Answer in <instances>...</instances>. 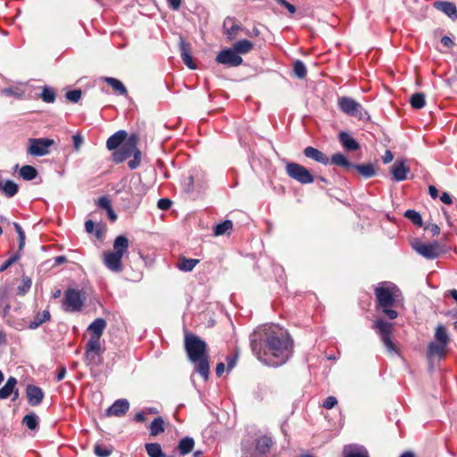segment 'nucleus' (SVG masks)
Instances as JSON below:
<instances>
[{
    "label": "nucleus",
    "instance_id": "nucleus-24",
    "mask_svg": "<svg viewBox=\"0 0 457 457\" xmlns=\"http://www.w3.org/2000/svg\"><path fill=\"white\" fill-rule=\"evenodd\" d=\"M179 50H180L181 59H182L183 62L189 69H191V70L195 69V65L194 64V62L190 55V47L182 38H180V42H179Z\"/></svg>",
    "mask_w": 457,
    "mask_h": 457
},
{
    "label": "nucleus",
    "instance_id": "nucleus-15",
    "mask_svg": "<svg viewBox=\"0 0 457 457\" xmlns=\"http://www.w3.org/2000/svg\"><path fill=\"white\" fill-rule=\"evenodd\" d=\"M129 409V403L127 399H118L107 409L106 415L120 417L126 414Z\"/></svg>",
    "mask_w": 457,
    "mask_h": 457
},
{
    "label": "nucleus",
    "instance_id": "nucleus-59",
    "mask_svg": "<svg viewBox=\"0 0 457 457\" xmlns=\"http://www.w3.org/2000/svg\"><path fill=\"white\" fill-rule=\"evenodd\" d=\"M145 415L146 413L143 410L142 411H139L135 415L134 420L137 422H144L145 420Z\"/></svg>",
    "mask_w": 457,
    "mask_h": 457
},
{
    "label": "nucleus",
    "instance_id": "nucleus-42",
    "mask_svg": "<svg viewBox=\"0 0 457 457\" xmlns=\"http://www.w3.org/2000/svg\"><path fill=\"white\" fill-rule=\"evenodd\" d=\"M55 92L54 90L47 86H45L42 89V92L40 94V98L47 104H52L55 101Z\"/></svg>",
    "mask_w": 457,
    "mask_h": 457
},
{
    "label": "nucleus",
    "instance_id": "nucleus-31",
    "mask_svg": "<svg viewBox=\"0 0 457 457\" xmlns=\"http://www.w3.org/2000/svg\"><path fill=\"white\" fill-rule=\"evenodd\" d=\"M329 162L337 166L344 167L347 170L353 169V163H352L343 154L337 153L331 156Z\"/></svg>",
    "mask_w": 457,
    "mask_h": 457
},
{
    "label": "nucleus",
    "instance_id": "nucleus-56",
    "mask_svg": "<svg viewBox=\"0 0 457 457\" xmlns=\"http://www.w3.org/2000/svg\"><path fill=\"white\" fill-rule=\"evenodd\" d=\"M425 229L430 231L433 237L437 236L440 233V228L434 223L426 225Z\"/></svg>",
    "mask_w": 457,
    "mask_h": 457
},
{
    "label": "nucleus",
    "instance_id": "nucleus-47",
    "mask_svg": "<svg viewBox=\"0 0 457 457\" xmlns=\"http://www.w3.org/2000/svg\"><path fill=\"white\" fill-rule=\"evenodd\" d=\"M13 227L19 237V251H21L25 245V232L23 231L21 226L19 223L14 222Z\"/></svg>",
    "mask_w": 457,
    "mask_h": 457
},
{
    "label": "nucleus",
    "instance_id": "nucleus-22",
    "mask_svg": "<svg viewBox=\"0 0 457 457\" xmlns=\"http://www.w3.org/2000/svg\"><path fill=\"white\" fill-rule=\"evenodd\" d=\"M17 379L14 377H9L5 385L0 388V399H7L14 393L13 400H15L19 394L18 390H15Z\"/></svg>",
    "mask_w": 457,
    "mask_h": 457
},
{
    "label": "nucleus",
    "instance_id": "nucleus-35",
    "mask_svg": "<svg viewBox=\"0 0 457 457\" xmlns=\"http://www.w3.org/2000/svg\"><path fill=\"white\" fill-rule=\"evenodd\" d=\"M435 341L441 342L443 344H449L450 337L447 333L446 328L443 324H438L435 330L434 336Z\"/></svg>",
    "mask_w": 457,
    "mask_h": 457
},
{
    "label": "nucleus",
    "instance_id": "nucleus-1",
    "mask_svg": "<svg viewBox=\"0 0 457 457\" xmlns=\"http://www.w3.org/2000/svg\"><path fill=\"white\" fill-rule=\"evenodd\" d=\"M253 354L262 363L278 367L293 353L294 342L287 330L276 324L257 328L250 336Z\"/></svg>",
    "mask_w": 457,
    "mask_h": 457
},
{
    "label": "nucleus",
    "instance_id": "nucleus-5",
    "mask_svg": "<svg viewBox=\"0 0 457 457\" xmlns=\"http://www.w3.org/2000/svg\"><path fill=\"white\" fill-rule=\"evenodd\" d=\"M137 137L130 135L126 141L112 154V159L116 163H121L130 156L133 159L128 162L130 170L138 167L141 161V153L137 149Z\"/></svg>",
    "mask_w": 457,
    "mask_h": 457
},
{
    "label": "nucleus",
    "instance_id": "nucleus-20",
    "mask_svg": "<svg viewBox=\"0 0 457 457\" xmlns=\"http://www.w3.org/2000/svg\"><path fill=\"white\" fill-rule=\"evenodd\" d=\"M303 154L305 157H307L309 159H312L319 163H321L324 165H327L329 163L328 157L324 153H322L319 149L314 148L312 146H307L303 150Z\"/></svg>",
    "mask_w": 457,
    "mask_h": 457
},
{
    "label": "nucleus",
    "instance_id": "nucleus-53",
    "mask_svg": "<svg viewBox=\"0 0 457 457\" xmlns=\"http://www.w3.org/2000/svg\"><path fill=\"white\" fill-rule=\"evenodd\" d=\"M337 403V400L335 396H328L327 397L324 402H323V404L322 406L325 408V409H332L333 407H335Z\"/></svg>",
    "mask_w": 457,
    "mask_h": 457
},
{
    "label": "nucleus",
    "instance_id": "nucleus-13",
    "mask_svg": "<svg viewBox=\"0 0 457 457\" xmlns=\"http://www.w3.org/2000/svg\"><path fill=\"white\" fill-rule=\"evenodd\" d=\"M390 172L393 176L392 179L396 182L407 179V175L410 172V168L406 165L404 160H396L390 168Z\"/></svg>",
    "mask_w": 457,
    "mask_h": 457
},
{
    "label": "nucleus",
    "instance_id": "nucleus-60",
    "mask_svg": "<svg viewBox=\"0 0 457 457\" xmlns=\"http://www.w3.org/2000/svg\"><path fill=\"white\" fill-rule=\"evenodd\" d=\"M440 200H441L444 204H452V197H451V195H450L448 193H446V192H444V193L442 194V195L440 196Z\"/></svg>",
    "mask_w": 457,
    "mask_h": 457
},
{
    "label": "nucleus",
    "instance_id": "nucleus-25",
    "mask_svg": "<svg viewBox=\"0 0 457 457\" xmlns=\"http://www.w3.org/2000/svg\"><path fill=\"white\" fill-rule=\"evenodd\" d=\"M223 28L226 30V35L229 39L236 37L237 31L241 29V27L236 23L234 18L227 17L223 22Z\"/></svg>",
    "mask_w": 457,
    "mask_h": 457
},
{
    "label": "nucleus",
    "instance_id": "nucleus-30",
    "mask_svg": "<svg viewBox=\"0 0 457 457\" xmlns=\"http://www.w3.org/2000/svg\"><path fill=\"white\" fill-rule=\"evenodd\" d=\"M104 81L106 82L109 86H111L112 87V89L118 93L119 95L120 96H125L127 95L128 91H127V88L126 87L123 85V83L121 81H120L119 79H115V78H112V77H104Z\"/></svg>",
    "mask_w": 457,
    "mask_h": 457
},
{
    "label": "nucleus",
    "instance_id": "nucleus-48",
    "mask_svg": "<svg viewBox=\"0 0 457 457\" xmlns=\"http://www.w3.org/2000/svg\"><path fill=\"white\" fill-rule=\"evenodd\" d=\"M82 92L80 89L68 91L65 95L66 98L71 103H78L81 98Z\"/></svg>",
    "mask_w": 457,
    "mask_h": 457
},
{
    "label": "nucleus",
    "instance_id": "nucleus-46",
    "mask_svg": "<svg viewBox=\"0 0 457 457\" xmlns=\"http://www.w3.org/2000/svg\"><path fill=\"white\" fill-rule=\"evenodd\" d=\"M94 453L98 457H108L112 453V446H103L101 445H96L94 447Z\"/></svg>",
    "mask_w": 457,
    "mask_h": 457
},
{
    "label": "nucleus",
    "instance_id": "nucleus-39",
    "mask_svg": "<svg viewBox=\"0 0 457 457\" xmlns=\"http://www.w3.org/2000/svg\"><path fill=\"white\" fill-rule=\"evenodd\" d=\"M233 228V223L229 220H226L222 221L221 223H219L214 228V235L215 236H221L226 234L227 232L232 230Z\"/></svg>",
    "mask_w": 457,
    "mask_h": 457
},
{
    "label": "nucleus",
    "instance_id": "nucleus-45",
    "mask_svg": "<svg viewBox=\"0 0 457 457\" xmlns=\"http://www.w3.org/2000/svg\"><path fill=\"white\" fill-rule=\"evenodd\" d=\"M294 73L299 79L305 78V76L307 74V70H306L305 64L302 61L297 60L295 62Z\"/></svg>",
    "mask_w": 457,
    "mask_h": 457
},
{
    "label": "nucleus",
    "instance_id": "nucleus-2",
    "mask_svg": "<svg viewBox=\"0 0 457 457\" xmlns=\"http://www.w3.org/2000/svg\"><path fill=\"white\" fill-rule=\"evenodd\" d=\"M185 350L188 360L195 366V371L199 373L204 380H207L210 372L207 344L198 336L187 333L185 335Z\"/></svg>",
    "mask_w": 457,
    "mask_h": 457
},
{
    "label": "nucleus",
    "instance_id": "nucleus-49",
    "mask_svg": "<svg viewBox=\"0 0 457 457\" xmlns=\"http://www.w3.org/2000/svg\"><path fill=\"white\" fill-rule=\"evenodd\" d=\"M20 259V254L17 253L8 258L1 266H0V272H3L6 270L11 265H12L15 262H17Z\"/></svg>",
    "mask_w": 457,
    "mask_h": 457
},
{
    "label": "nucleus",
    "instance_id": "nucleus-12",
    "mask_svg": "<svg viewBox=\"0 0 457 457\" xmlns=\"http://www.w3.org/2000/svg\"><path fill=\"white\" fill-rule=\"evenodd\" d=\"M216 61L229 67H237L243 62L242 57L233 48L221 50L218 54Z\"/></svg>",
    "mask_w": 457,
    "mask_h": 457
},
{
    "label": "nucleus",
    "instance_id": "nucleus-54",
    "mask_svg": "<svg viewBox=\"0 0 457 457\" xmlns=\"http://www.w3.org/2000/svg\"><path fill=\"white\" fill-rule=\"evenodd\" d=\"M97 204L100 208L106 211L112 207L111 202L107 196H101L97 201Z\"/></svg>",
    "mask_w": 457,
    "mask_h": 457
},
{
    "label": "nucleus",
    "instance_id": "nucleus-8",
    "mask_svg": "<svg viewBox=\"0 0 457 457\" xmlns=\"http://www.w3.org/2000/svg\"><path fill=\"white\" fill-rule=\"evenodd\" d=\"M85 302V297L80 290L75 288H68L64 293L62 300V309L67 312H79Z\"/></svg>",
    "mask_w": 457,
    "mask_h": 457
},
{
    "label": "nucleus",
    "instance_id": "nucleus-51",
    "mask_svg": "<svg viewBox=\"0 0 457 457\" xmlns=\"http://www.w3.org/2000/svg\"><path fill=\"white\" fill-rule=\"evenodd\" d=\"M9 299V288L7 287H3L0 288V306H3L5 303H8Z\"/></svg>",
    "mask_w": 457,
    "mask_h": 457
},
{
    "label": "nucleus",
    "instance_id": "nucleus-21",
    "mask_svg": "<svg viewBox=\"0 0 457 457\" xmlns=\"http://www.w3.org/2000/svg\"><path fill=\"white\" fill-rule=\"evenodd\" d=\"M435 8L446 14L453 21L457 19V8L452 2L436 1L434 4Z\"/></svg>",
    "mask_w": 457,
    "mask_h": 457
},
{
    "label": "nucleus",
    "instance_id": "nucleus-3",
    "mask_svg": "<svg viewBox=\"0 0 457 457\" xmlns=\"http://www.w3.org/2000/svg\"><path fill=\"white\" fill-rule=\"evenodd\" d=\"M376 309L390 320H395L398 312L394 309L402 295L399 287L390 281L380 282L374 290Z\"/></svg>",
    "mask_w": 457,
    "mask_h": 457
},
{
    "label": "nucleus",
    "instance_id": "nucleus-6",
    "mask_svg": "<svg viewBox=\"0 0 457 457\" xmlns=\"http://www.w3.org/2000/svg\"><path fill=\"white\" fill-rule=\"evenodd\" d=\"M337 107L345 114L366 120L370 119L368 112L356 100L350 96H339L337 98Z\"/></svg>",
    "mask_w": 457,
    "mask_h": 457
},
{
    "label": "nucleus",
    "instance_id": "nucleus-19",
    "mask_svg": "<svg viewBox=\"0 0 457 457\" xmlns=\"http://www.w3.org/2000/svg\"><path fill=\"white\" fill-rule=\"evenodd\" d=\"M127 138L128 134L125 130H118L107 139L106 147L109 150H117Z\"/></svg>",
    "mask_w": 457,
    "mask_h": 457
},
{
    "label": "nucleus",
    "instance_id": "nucleus-36",
    "mask_svg": "<svg viewBox=\"0 0 457 457\" xmlns=\"http://www.w3.org/2000/svg\"><path fill=\"white\" fill-rule=\"evenodd\" d=\"M145 448L149 457H165V454L158 443H147L145 444Z\"/></svg>",
    "mask_w": 457,
    "mask_h": 457
},
{
    "label": "nucleus",
    "instance_id": "nucleus-9",
    "mask_svg": "<svg viewBox=\"0 0 457 457\" xmlns=\"http://www.w3.org/2000/svg\"><path fill=\"white\" fill-rule=\"evenodd\" d=\"M373 328L378 333L386 350L389 353H396L395 345L391 339L393 325L382 319H378L373 323Z\"/></svg>",
    "mask_w": 457,
    "mask_h": 457
},
{
    "label": "nucleus",
    "instance_id": "nucleus-40",
    "mask_svg": "<svg viewBox=\"0 0 457 457\" xmlns=\"http://www.w3.org/2000/svg\"><path fill=\"white\" fill-rule=\"evenodd\" d=\"M85 360L87 365L98 366L103 362L102 353L85 352Z\"/></svg>",
    "mask_w": 457,
    "mask_h": 457
},
{
    "label": "nucleus",
    "instance_id": "nucleus-50",
    "mask_svg": "<svg viewBox=\"0 0 457 457\" xmlns=\"http://www.w3.org/2000/svg\"><path fill=\"white\" fill-rule=\"evenodd\" d=\"M31 287V280L29 278H23L22 284L18 287V291L20 295H25Z\"/></svg>",
    "mask_w": 457,
    "mask_h": 457
},
{
    "label": "nucleus",
    "instance_id": "nucleus-38",
    "mask_svg": "<svg viewBox=\"0 0 457 457\" xmlns=\"http://www.w3.org/2000/svg\"><path fill=\"white\" fill-rule=\"evenodd\" d=\"M411 105L413 109L420 110L426 104L425 95L423 93H415L411 96L410 100Z\"/></svg>",
    "mask_w": 457,
    "mask_h": 457
},
{
    "label": "nucleus",
    "instance_id": "nucleus-57",
    "mask_svg": "<svg viewBox=\"0 0 457 457\" xmlns=\"http://www.w3.org/2000/svg\"><path fill=\"white\" fill-rule=\"evenodd\" d=\"M72 139H73L74 149L76 151H78L80 148V146H81V145L83 143V137L81 136H79V135H74L72 137Z\"/></svg>",
    "mask_w": 457,
    "mask_h": 457
},
{
    "label": "nucleus",
    "instance_id": "nucleus-11",
    "mask_svg": "<svg viewBox=\"0 0 457 457\" xmlns=\"http://www.w3.org/2000/svg\"><path fill=\"white\" fill-rule=\"evenodd\" d=\"M28 154L32 156H44L49 154V147L54 144V139L50 138H30Z\"/></svg>",
    "mask_w": 457,
    "mask_h": 457
},
{
    "label": "nucleus",
    "instance_id": "nucleus-41",
    "mask_svg": "<svg viewBox=\"0 0 457 457\" xmlns=\"http://www.w3.org/2000/svg\"><path fill=\"white\" fill-rule=\"evenodd\" d=\"M85 349L86 352L87 353H103L100 338L89 337L88 341L86 344Z\"/></svg>",
    "mask_w": 457,
    "mask_h": 457
},
{
    "label": "nucleus",
    "instance_id": "nucleus-61",
    "mask_svg": "<svg viewBox=\"0 0 457 457\" xmlns=\"http://www.w3.org/2000/svg\"><path fill=\"white\" fill-rule=\"evenodd\" d=\"M441 43H442L445 46H446V47H448V48H450V47H451V46H453V40H452L449 37H447V36H444V37L441 38Z\"/></svg>",
    "mask_w": 457,
    "mask_h": 457
},
{
    "label": "nucleus",
    "instance_id": "nucleus-18",
    "mask_svg": "<svg viewBox=\"0 0 457 457\" xmlns=\"http://www.w3.org/2000/svg\"><path fill=\"white\" fill-rule=\"evenodd\" d=\"M338 140L346 151L353 152L360 148V144L346 131L339 132Z\"/></svg>",
    "mask_w": 457,
    "mask_h": 457
},
{
    "label": "nucleus",
    "instance_id": "nucleus-62",
    "mask_svg": "<svg viewBox=\"0 0 457 457\" xmlns=\"http://www.w3.org/2000/svg\"><path fill=\"white\" fill-rule=\"evenodd\" d=\"M65 375H66V368L61 367L57 372L56 380L57 381L62 380L65 378Z\"/></svg>",
    "mask_w": 457,
    "mask_h": 457
},
{
    "label": "nucleus",
    "instance_id": "nucleus-55",
    "mask_svg": "<svg viewBox=\"0 0 457 457\" xmlns=\"http://www.w3.org/2000/svg\"><path fill=\"white\" fill-rule=\"evenodd\" d=\"M237 354L234 353L227 357V368L228 370H231L237 364Z\"/></svg>",
    "mask_w": 457,
    "mask_h": 457
},
{
    "label": "nucleus",
    "instance_id": "nucleus-26",
    "mask_svg": "<svg viewBox=\"0 0 457 457\" xmlns=\"http://www.w3.org/2000/svg\"><path fill=\"white\" fill-rule=\"evenodd\" d=\"M353 169H355L364 179H370L377 174L376 168L372 163L367 164H354Z\"/></svg>",
    "mask_w": 457,
    "mask_h": 457
},
{
    "label": "nucleus",
    "instance_id": "nucleus-10",
    "mask_svg": "<svg viewBox=\"0 0 457 457\" xmlns=\"http://www.w3.org/2000/svg\"><path fill=\"white\" fill-rule=\"evenodd\" d=\"M288 177L301 184H310L314 181V177L304 166L296 162H288L286 166Z\"/></svg>",
    "mask_w": 457,
    "mask_h": 457
},
{
    "label": "nucleus",
    "instance_id": "nucleus-16",
    "mask_svg": "<svg viewBox=\"0 0 457 457\" xmlns=\"http://www.w3.org/2000/svg\"><path fill=\"white\" fill-rule=\"evenodd\" d=\"M343 457H370L368 450L361 445L350 444L343 448Z\"/></svg>",
    "mask_w": 457,
    "mask_h": 457
},
{
    "label": "nucleus",
    "instance_id": "nucleus-34",
    "mask_svg": "<svg viewBox=\"0 0 457 457\" xmlns=\"http://www.w3.org/2000/svg\"><path fill=\"white\" fill-rule=\"evenodd\" d=\"M253 48V44L247 40V39H242L237 42H236L233 46V49L238 54H245L249 53Z\"/></svg>",
    "mask_w": 457,
    "mask_h": 457
},
{
    "label": "nucleus",
    "instance_id": "nucleus-32",
    "mask_svg": "<svg viewBox=\"0 0 457 457\" xmlns=\"http://www.w3.org/2000/svg\"><path fill=\"white\" fill-rule=\"evenodd\" d=\"M150 435L156 436L164 432V420L162 417L155 418L149 425Z\"/></svg>",
    "mask_w": 457,
    "mask_h": 457
},
{
    "label": "nucleus",
    "instance_id": "nucleus-17",
    "mask_svg": "<svg viewBox=\"0 0 457 457\" xmlns=\"http://www.w3.org/2000/svg\"><path fill=\"white\" fill-rule=\"evenodd\" d=\"M447 344H443L437 341H431L428 345L427 354L429 358L438 357L442 359L445 356Z\"/></svg>",
    "mask_w": 457,
    "mask_h": 457
},
{
    "label": "nucleus",
    "instance_id": "nucleus-33",
    "mask_svg": "<svg viewBox=\"0 0 457 457\" xmlns=\"http://www.w3.org/2000/svg\"><path fill=\"white\" fill-rule=\"evenodd\" d=\"M50 312L46 310L43 311L42 312H38L33 320L29 322V328L30 329H36L39 326H41L44 322L50 320Z\"/></svg>",
    "mask_w": 457,
    "mask_h": 457
},
{
    "label": "nucleus",
    "instance_id": "nucleus-27",
    "mask_svg": "<svg viewBox=\"0 0 457 457\" xmlns=\"http://www.w3.org/2000/svg\"><path fill=\"white\" fill-rule=\"evenodd\" d=\"M18 190V185L12 180L8 179L4 183L3 181L0 183V191L9 198L14 196Z\"/></svg>",
    "mask_w": 457,
    "mask_h": 457
},
{
    "label": "nucleus",
    "instance_id": "nucleus-14",
    "mask_svg": "<svg viewBox=\"0 0 457 457\" xmlns=\"http://www.w3.org/2000/svg\"><path fill=\"white\" fill-rule=\"evenodd\" d=\"M44 392L43 390L35 385H28L26 387V396L28 399V403L31 406L39 405L44 399Z\"/></svg>",
    "mask_w": 457,
    "mask_h": 457
},
{
    "label": "nucleus",
    "instance_id": "nucleus-7",
    "mask_svg": "<svg viewBox=\"0 0 457 457\" xmlns=\"http://www.w3.org/2000/svg\"><path fill=\"white\" fill-rule=\"evenodd\" d=\"M411 247L417 253L428 260H435L444 253L442 245L437 241L426 244L416 238L412 241Z\"/></svg>",
    "mask_w": 457,
    "mask_h": 457
},
{
    "label": "nucleus",
    "instance_id": "nucleus-43",
    "mask_svg": "<svg viewBox=\"0 0 457 457\" xmlns=\"http://www.w3.org/2000/svg\"><path fill=\"white\" fill-rule=\"evenodd\" d=\"M22 423L30 430H35L38 427V418L35 413H29L23 417Z\"/></svg>",
    "mask_w": 457,
    "mask_h": 457
},
{
    "label": "nucleus",
    "instance_id": "nucleus-29",
    "mask_svg": "<svg viewBox=\"0 0 457 457\" xmlns=\"http://www.w3.org/2000/svg\"><path fill=\"white\" fill-rule=\"evenodd\" d=\"M199 262L197 259H187L186 257H180L177 263V268L179 270L189 272L194 270L196 264Z\"/></svg>",
    "mask_w": 457,
    "mask_h": 457
},
{
    "label": "nucleus",
    "instance_id": "nucleus-58",
    "mask_svg": "<svg viewBox=\"0 0 457 457\" xmlns=\"http://www.w3.org/2000/svg\"><path fill=\"white\" fill-rule=\"evenodd\" d=\"M393 159H394V154L390 150H386L385 152L384 155L382 156V161L384 163H389L393 161Z\"/></svg>",
    "mask_w": 457,
    "mask_h": 457
},
{
    "label": "nucleus",
    "instance_id": "nucleus-52",
    "mask_svg": "<svg viewBox=\"0 0 457 457\" xmlns=\"http://www.w3.org/2000/svg\"><path fill=\"white\" fill-rule=\"evenodd\" d=\"M171 204H172L171 200H170L168 198H161V199H159V201L157 203V207L160 210L166 211L170 208Z\"/></svg>",
    "mask_w": 457,
    "mask_h": 457
},
{
    "label": "nucleus",
    "instance_id": "nucleus-4",
    "mask_svg": "<svg viewBox=\"0 0 457 457\" xmlns=\"http://www.w3.org/2000/svg\"><path fill=\"white\" fill-rule=\"evenodd\" d=\"M129 250V239L123 236H118L113 241V251H106L103 253L104 266L114 273L123 270L122 257Z\"/></svg>",
    "mask_w": 457,
    "mask_h": 457
},
{
    "label": "nucleus",
    "instance_id": "nucleus-63",
    "mask_svg": "<svg viewBox=\"0 0 457 457\" xmlns=\"http://www.w3.org/2000/svg\"><path fill=\"white\" fill-rule=\"evenodd\" d=\"M225 370V364L223 362H219L216 366L215 372L218 377H220Z\"/></svg>",
    "mask_w": 457,
    "mask_h": 457
},
{
    "label": "nucleus",
    "instance_id": "nucleus-28",
    "mask_svg": "<svg viewBox=\"0 0 457 457\" xmlns=\"http://www.w3.org/2000/svg\"><path fill=\"white\" fill-rule=\"evenodd\" d=\"M194 445V439L189 436H185L179 442L178 450L180 455L185 456L192 452Z\"/></svg>",
    "mask_w": 457,
    "mask_h": 457
},
{
    "label": "nucleus",
    "instance_id": "nucleus-37",
    "mask_svg": "<svg viewBox=\"0 0 457 457\" xmlns=\"http://www.w3.org/2000/svg\"><path fill=\"white\" fill-rule=\"evenodd\" d=\"M20 175L25 180H32L37 176V170L33 166L24 165L20 170Z\"/></svg>",
    "mask_w": 457,
    "mask_h": 457
},
{
    "label": "nucleus",
    "instance_id": "nucleus-64",
    "mask_svg": "<svg viewBox=\"0 0 457 457\" xmlns=\"http://www.w3.org/2000/svg\"><path fill=\"white\" fill-rule=\"evenodd\" d=\"M94 227H95V224H94L93 220H86L85 229L87 233H92L94 231Z\"/></svg>",
    "mask_w": 457,
    "mask_h": 457
},
{
    "label": "nucleus",
    "instance_id": "nucleus-23",
    "mask_svg": "<svg viewBox=\"0 0 457 457\" xmlns=\"http://www.w3.org/2000/svg\"><path fill=\"white\" fill-rule=\"evenodd\" d=\"M106 325L107 323L104 319H96L87 328L90 337L101 338Z\"/></svg>",
    "mask_w": 457,
    "mask_h": 457
},
{
    "label": "nucleus",
    "instance_id": "nucleus-44",
    "mask_svg": "<svg viewBox=\"0 0 457 457\" xmlns=\"http://www.w3.org/2000/svg\"><path fill=\"white\" fill-rule=\"evenodd\" d=\"M404 217L409 219L414 225L418 227H422L423 225L420 214L414 210H407L404 212Z\"/></svg>",
    "mask_w": 457,
    "mask_h": 457
}]
</instances>
